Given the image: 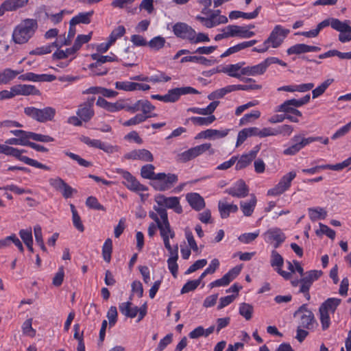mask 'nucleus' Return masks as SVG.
Listing matches in <instances>:
<instances>
[{"label": "nucleus", "mask_w": 351, "mask_h": 351, "mask_svg": "<svg viewBox=\"0 0 351 351\" xmlns=\"http://www.w3.org/2000/svg\"><path fill=\"white\" fill-rule=\"evenodd\" d=\"M38 25L36 19H25L21 21L13 30L12 40L16 44H25L32 38L36 30Z\"/></svg>", "instance_id": "nucleus-1"}, {"label": "nucleus", "mask_w": 351, "mask_h": 351, "mask_svg": "<svg viewBox=\"0 0 351 351\" xmlns=\"http://www.w3.org/2000/svg\"><path fill=\"white\" fill-rule=\"evenodd\" d=\"M289 32V29L277 25L274 27L267 39L263 43V47H254L252 51L258 53H265L269 49L270 46L273 48H278L282 45Z\"/></svg>", "instance_id": "nucleus-2"}, {"label": "nucleus", "mask_w": 351, "mask_h": 351, "mask_svg": "<svg viewBox=\"0 0 351 351\" xmlns=\"http://www.w3.org/2000/svg\"><path fill=\"white\" fill-rule=\"evenodd\" d=\"M24 113L29 117L40 123L51 121L56 115V110L53 107L47 106L42 109L35 107H26Z\"/></svg>", "instance_id": "nucleus-3"}, {"label": "nucleus", "mask_w": 351, "mask_h": 351, "mask_svg": "<svg viewBox=\"0 0 351 351\" xmlns=\"http://www.w3.org/2000/svg\"><path fill=\"white\" fill-rule=\"evenodd\" d=\"M154 208L158 212L161 219V221L158 223L157 227L162 240L173 239L175 237V232L171 228L166 208L157 206H154Z\"/></svg>", "instance_id": "nucleus-4"}, {"label": "nucleus", "mask_w": 351, "mask_h": 351, "mask_svg": "<svg viewBox=\"0 0 351 351\" xmlns=\"http://www.w3.org/2000/svg\"><path fill=\"white\" fill-rule=\"evenodd\" d=\"M294 317H299V326L303 328L313 329L316 323L314 314L307 307V304H302L295 313Z\"/></svg>", "instance_id": "nucleus-5"}, {"label": "nucleus", "mask_w": 351, "mask_h": 351, "mask_svg": "<svg viewBox=\"0 0 351 351\" xmlns=\"http://www.w3.org/2000/svg\"><path fill=\"white\" fill-rule=\"evenodd\" d=\"M178 180V176L176 174L159 173L156 174V180L152 185L156 191H165L173 187Z\"/></svg>", "instance_id": "nucleus-6"}, {"label": "nucleus", "mask_w": 351, "mask_h": 351, "mask_svg": "<svg viewBox=\"0 0 351 351\" xmlns=\"http://www.w3.org/2000/svg\"><path fill=\"white\" fill-rule=\"evenodd\" d=\"M296 177L295 171H290L282 177L280 182L273 189L268 191V195H278L286 191L291 186L292 180Z\"/></svg>", "instance_id": "nucleus-7"}, {"label": "nucleus", "mask_w": 351, "mask_h": 351, "mask_svg": "<svg viewBox=\"0 0 351 351\" xmlns=\"http://www.w3.org/2000/svg\"><path fill=\"white\" fill-rule=\"evenodd\" d=\"M117 172L121 175L125 181L123 184L130 190L133 191H146L147 187L141 184L129 171L118 169Z\"/></svg>", "instance_id": "nucleus-8"}, {"label": "nucleus", "mask_w": 351, "mask_h": 351, "mask_svg": "<svg viewBox=\"0 0 351 351\" xmlns=\"http://www.w3.org/2000/svg\"><path fill=\"white\" fill-rule=\"evenodd\" d=\"M155 200L160 208H167L173 209L176 213L180 214L182 213V208L180 204L179 198L178 197H167L163 195H158L156 197Z\"/></svg>", "instance_id": "nucleus-9"}, {"label": "nucleus", "mask_w": 351, "mask_h": 351, "mask_svg": "<svg viewBox=\"0 0 351 351\" xmlns=\"http://www.w3.org/2000/svg\"><path fill=\"white\" fill-rule=\"evenodd\" d=\"M95 97L88 98L87 100L78 106L77 115L84 122L89 121L95 114L93 105Z\"/></svg>", "instance_id": "nucleus-10"}, {"label": "nucleus", "mask_w": 351, "mask_h": 351, "mask_svg": "<svg viewBox=\"0 0 351 351\" xmlns=\"http://www.w3.org/2000/svg\"><path fill=\"white\" fill-rule=\"evenodd\" d=\"M80 141L90 147L100 149L108 154H112L117 152L119 149L117 146H113L112 145L103 143L98 139H91L86 136H82L80 137Z\"/></svg>", "instance_id": "nucleus-11"}, {"label": "nucleus", "mask_w": 351, "mask_h": 351, "mask_svg": "<svg viewBox=\"0 0 351 351\" xmlns=\"http://www.w3.org/2000/svg\"><path fill=\"white\" fill-rule=\"evenodd\" d=\"M265 241L267 243L274 242V247H278L286 239L285 234L278 228L269 229L263 234Z\"/></svg>", "instance_id": "nucleus-12"}, {"label": "nucleus", "mask_w": 351, "mask_h": 351, "mask_svg": "<svg viewBox=\"0 0 351 351\" xmlns=\"http://www.w3.org/2000/svg\"><path fill=\"white\" fill-rule=\"evenodd\" d=\"M254 27V25L244 27L235 25H230L226 26V30L228 31L229 37L239 36L241 38H249L255 35L254 32L249 30V29Z\"/></svg>", "instance_id": "nucleus-13"}, {"label": "nucleus", "mask_w": 351, "mask_h": 351, "mask_svg": "<svg viewBox=\"0 0 351 351\" xmlns=\"http://www.w3.org/2000/svg\"><path fill=\"white\" fill-rule=\"evenodd\" d=\"M173 32L177 37L189 41L193 39L195 34V30L191 26L182 22H178L173 26Z\"/></svg>", "instance_id": "nucleus-14"}, {"label": "nucleus", "mask_w": 351, "mask_h": 351, "mask_svg": "<svg viewBox=\"0 0 351 351\" xmlns=\"http://www.w3.org/2000/svg\"><path fill=\"white\" fill-rule=\"evenodd\" d=\"M241 267L236 266L226 273L221 278L210 283L209 287L213 289L217 287L228 285L240 274Z\"/></svg>", "instance_id": "nucleus-15"}, {"label": "nucleus", "mask_w": 351, "mask_h": 351, "mask_svg": "<svg viewBox=\"0 0 351 351\" xmlns=\"http://www.w3.org/2000/svg\"><path fill=\"white\" fill-rule=\"evenodd\" d=\"M270 264L272 267L275 268L276 272L282 276L285 280L291 278V273L283 271L282 267L284 264L283 257L276 250H272L271 254Z\"/></svg>", "instance_id": "nucleus-16"}, {"label": "nucleus", "mask_w": 351, "mask_h": 351, "mask_svg": "<svg viewBox=\"0 0 351 351\" xmlns=\"http://www.w3.org/2000/svg\"><path fill=\"white\" fill-rule=\"evenodd\" d=\"M29 3V0H5L0 5V16L5 12H14Z\"/></svg>", "instance_id": "nucleus-17"}, {"label": "nucleus", "mask_w": 351, "mask_h": 351, "mask_svg": "<svg viewBox=\"0 0 351 351\" xmlns=\"http://www.w3.org/2000/svg\"><path fill=\"white\" fill-rule=\"evenodd\" d=\"M225 193L232 197L243 198L248 195L249 189L243 180H239L232 186L226 189Z\"/></svg>", "instance_id": "nucleus-18"}, {"label": "nucleus", "mask_w": 351, "mask_h": 351, "mask_svg": "<svg viewBox=\"0 0 351 351\" xmlns=\"http://www.w3.org/2000/svg\"><path fill=\"white\" fill-rule=\"evenodd\" d=\"M124 158L128 160H139L144 162H152L154 156L147 149H134L125 154Z\"/></svg>", "instance_id": "nucleus-19"}, {"label": "nucleus", "mask_w": 351, "mask_h": 351, "mask_svg": "<svg viewBox=\"0 0 351 351\" xmlns=\"http://www.w3.org/2000/svg\"><path fill=\"white\" fill-rule=\"evenodd\" d=\"M19 79L22 81L29 82H52L56 80V76L49 74H36L34 73L29 72L22 74L19 77Z\"/></svg>", "instance_id": "nucleus-20"}, {"label": "nucleus", "mask_w": 351, "mask_h": 351, "mask_svg": "<svg viewBox=\"0 0 351 351\" xmlns=\"http://www.w3.org/2000/svg\"><path fill=\"white\" fill-rule=\"evenodd\" d=\"M295 99H291L285 101L282 104L278 106L276 108V112H285V113H292L293 114L302 117V112L297 110L296 108H299L298 105L295 104Z\"/></svg>", "instance_id": "nucleus-21"}, {"label": "nucleus", "mask_w": 351, "mask_h": 351, "mask_svg": "<svg viewBox=\"0 0 351 351\" xmlns=\"http://www.w3.org/2000/svg\"><path fill=\"white\" fill-rule=\"evenodd\" d=\"M321 48L317 46H311L303 43L296 44L289 47L287 52L288 55L291 54H302L308 52H317L319 51Z\"/></svg>", "instance_id": "nucleus-22"}, {"label": "nucleus", "mask_w": 351, "mask_h": 351, "mask_svg": "<svg viewBox=\"0 0 351 351\" xmlns=\"http://www.w3.org/2000/svg\"><path fill=\"white\" fill-rule=\"evenodd\" d=\"M16 95H40V91L34 85L17 84L14 85Z\"/></svg>", "instance_id": "nucleus-23"}, {"label": "nucleus", "mask_w": 351, "mask_h": 351, "mask_svg": "<svg viewBox=\"0 0 351 351\" xmlns=\"http://www.w3.org/2000/svg\"><path fill=\"white\" fill-rule=\"evenodd\" d=\"M186 198L189 205L196 210H200L205 207L204 198L197 193H188Z\"/></svg>", "instance_id": "nucleus-24"}, {"label": "nucleus", "mask_w": 351, "mask_h": 351, "mask_svg": "<svg viewBox=\"0 0 351 351\" xmlns=\"http://www.w3.org/2000/svg\"><path fill=\"white\" fill-rule=\"evenodd\" d=\"M218 209L221 217L222 219H226L230 216L231 213H237L239 208L236 204H228L223 201H219L218 203Z\"/></svg>", "instance_id": "nucleus-25"}, {"label": "nucleus", "mask_w": 351, "mask_h": 351, "mask_svg": "<svg viewBox=\"0 0 351 351\" xmlns=\"http://www.w3.org/2000/svg\"><path fill=\"white\" fill-rule=\"evenodd\" d=\"M120 312L127 317L134 318L138 313V307L133 306L131 302H122L119 304Z\"/></svg>", "instance_id": "nucleus-26"}, {"label": "nucleus", "mask_w": 351, "mask_h": 351, "mask_svg": "<svg viewBox=\"0 0 351 351\" xmlns=\"http://www.w3.org/2000/svg\"><path fill=\"white\" fill-rule=\"evenodd\" d=\"M18 151H19V157H15L16 158L19 159V160L23 162L24 163L28 165H30V166H32V167H36V168H38V169H44V170H47V171H49L50 170V167L44 165V164H42L39 162H38L37 160H34V159H32L27 156H22V154L23 153H26L27 151L25 150V149H18Z\"/></svg>", "instance_id": "nucleus-27"}, {"label": "nucleus", "mask_w": 351, "mask_h": 351, "mask_svg": "<svg viewBox=\"0 0 351 351\" xmlns=\"http://www.w3.org/2000/svg\"><path fill=\"white\" fill-rule=\"evenodd\" d=\"M256 204V198L254 195H251L249 201H241L240 202L241 210L243 215L250 217L252 215Z\"/></svg>", "instance_id": "nucleus-28"}, {"label": "nucleus", "mask_w": 351, "mask_h": 351, "mask_svg": "<svg viewBox=\"0 0 351 351\" xmlns=\"http://www.w3.org/2000/svg\"><path fill=\"white\" fill-rule=\"evenodd\" d=\"M257 152L258 151H251L249 154L242 155L236 164V169L241 170L248 166L256 158Z\"/></svg>", "instance_id": "nucleus-29"}, {"label": "nucleus", "mask_w": 351, "mask_h": 351, "mask_svg": "<svg viewBox=\"0 0 351 351\" xmlns=\"http://www.w3.org/2000/svg\"><path fill=\"white\" fill-rule=\"evenodd\" d=\"M219 101H212L206 108H189L187 111L191 112L193 113L202 114V115H210L218 106Z\"/></svg>", "instance_id": "nucleus-30"}, {"label": "nucleus", "mask_w": 351, "mask_h": 351, "mask_svg": "<svg viewBox=\"0 0 351 351\" xmlns=\"http://www.w3.org/2000/svg\"><path fill=\"white\" fill-rule=\"evenodd\" d=\"M261 9V6L260 5L258 8H256L254 12H250V13L243 12L241 11H237V10L232 11L229 14V18L230 19H237L240 17H242V18L246 19H255L258 15V13H259V11Z\"/></svg>", "instance_id": "nucleus-31"}, {"label": "nucleus", "mask_w": 351, "mask_h": 351, "mask_svg": "<svg viewBox=\"0 0 351 351\" xmlns=\"http://www.w3.org/2000/svg\"><path fill=\"white\" fill-rule=\"evenodd\" d=\"M93 10L87 12H80L75 16L73 17L71 21L72 25H77L80 23L82 24H89L90 23V19L93 15Z\"/></svg>", "instance_id": "nucleus-32"}, {"label": "nucleus", "mask_w": 351, "mask_h": 351, "mask_svg": "<svg viewBox=\"0 0 351 351\" xmlns=\"http://www.w3.org/2000/svg\"><path fill=\"white\" fill-rule=\"evenodd\" d=\"M191 150L193 152L194 158L207 151L209 152V155H213L215 153V150L212 148L211 144L208 143L191 147Z\"/></svg>", "instance_id": "nucleus-33"}, {"label": "nucleus", "mask_w": 351, "mask_h": 351, "mask_svg": "<svg viewBox=\"0 0 351 351\" xmlns=\"http://www.w3.org/2000/svg\"><path fill=\"white\" fill-rule=\"evenodd\" d=\"M19 71L12 70L11 69H5L0 72V84H7L14 80Z\"/></svg>", "instance_id": "nucleus-34"}, {"label": "nucleus", "mask_w": 351, "mask_h": 351, "mask_svg": "<svg viewBox=\"0 0 351 351\" xmlns=\"http://www.w3.org/2000/svg\"><path fill=\"white\" fill-rule=\"evenodd\" d=\"M232 91H235L234 85H228L222 88L218 89L215 91L212 92L210 94L208 95V99L209 100H215L216 99L222 98L226 94L231 93Z\"/></svg>", "instance_id": "nucleus-35"}, {"label": "nucleus", "mask_w": 351, "mask_h": 351, "mask_svg": "<svg viewBox=\"0 0 351 351\" xmlns=\"http://www.w3.org/2000/svg\"><path fill=\"white\" fill-rule=\"evenodd\" d=\"M350 21H341L337 19H332V28L340 33L351 32V26Z\"/></svg>", "instance_id": "nucleus-36"}, {"label": "nucleus", "mask_w": 351, "mask_h": 351, "mask_svg": "<svg viewBox=\"0 0 351 351\" xmlns=\"http://www.w3.org/2000/svg\"><path fill=\"white\" fill-rule=\"evenodd\" d=\"M91 58L93 60H95V62L92 63V66H101L102 64L106 63L107 62H114L117 61V58L116 56L112 55L110 56H102L99 55L98 53H93L91 55Z\"/></svg>", "instance_id": "nucleus-37"}, {"label": "nucleus", "mask_w": 351, "mask_h": 351, "mask_svg": "<svg viewBox=\"0 0 351 351\" xmlns=\"http://www.w3.org/2000/svg\"><path fill=\"white\" fill-rule=\"evenodd\" d=\"M340 303V299L335 298H328L320 306L319 309L326 311L327 313H328V311L333 313Z\"/></svg>", "instance_id": "nucleus-38"}, {"label": "nucleus", "mask_w": 351, "mask_h": 351, "mask_svg": "<svg viewBox=\"0 0 351 351\" xmlns=\"http://www.w3.org/2000/svg\"><path fill=\"white\" fill-rule=\"evenodd\" d=\"M180 62L182 63L186 62H195L198 63L202 65L206 66H210L213 64V62L210 60L207 59L204 56H185L183 57Z\"/></svg>", "instance_id": "nucleus-39"}, {"label": "nucleus", "mask_w": 351, "mask_h": 351, "mask_svg": "<svg viewBox=\"0 0 351 351\" xmlns=\"http://www.w3.org/2000/svg\"><path fill=\"white\" fill-rule=\"evenodd\" d=\"M241 80H243L245 82L249 83V84H237L234 85L235 91L236 90H258L262 88L261 85L256 84L255 80L252 78H242Z\"/></svg>", "instance_id": "nucleus-40"}, {"label": "nucleus", "mask_w": 351, "mask_h": 351, "mask_svg": "<svg viewBox=\"0 0 351 351\" xmlns=\"http://www.w3.org/2000/svg\"><path fill=\"white\" fill-rule=\"evenodd\" d=\"M157 117L156 114H154V115H143L141 114H137L134 117L130 119L129 120L123 122L122 125L125 127L134 125L139 124L142 122L146 121L148 118L156 117Z\"/></svg>", "instance_id": "nucleus-41"}, {"label": "nucleus", "mask_w": 351, "mask_h": 351, "mask_svg": "<svg viewBox=\"0 0 351 351\" xmlns=\"http://www.w3.org/2000/svg\"><path fill=\"white\" fill-rule=\"evenodd\" d=\"M222 72L227 73L229 76L241 78V64H229L226 67H223L221 70Z\"/></svg>", "instance_id": "nucleus-42"}, {"label": "nucleus", "mask_w": 351, "mask_h": 351, "mask_svg": "<svg viewBox=\"0 0 351 351\" xmlns=\"http://www.w3.org/2000/svg\"><path fill=\"white\" fill-rule=\"evenodd\" d=\"M299 137L298 136H294L291 141L293 142V144L284 149L283 154L287 156H293L295 155L298 152H299L302 147L299 143Z\"/></svg>", "instance_id": "nucleus-43"}, {"label": "nucleus", "mask_w": 351, "mask_h": 351, "mask_svg": "<svg viewBox=\"0 0 351 351\" xmlns=\"http://www.w3.org/2000/svg\"><path fill=\"white\" fill-rule=\"evenodd\" d=\"M155 167L153 165L148 164L143 166L141 169V175L143 178L156 180V174L154 173Z\"/></svg>", "instance_id": "nucleus-44"}, {"label": "nucleus", "mask_w": 351, "mask_h": 351, "mask_svg": "<svg viewBox=\"0 0 351 351\" xmlns=\"http://www.w3.org/2000/svg\"><path fill=\"white\" fill-rule=\"evenodd\" d=\"M112 252V241L111 239H107L102 247V256L104 260L110 263L111 260V254Z\"/></svg>", "instance_id": "nucleus-45"}, {"label": "nucleus", "mask_w": 351, "mask_h": 351, "mask_svg": "<svg viewBox=\"0 0 351 351\" xmlns=\"http://www.w3.org/2000/svg\"><path fill=\"white\" fill-rule=\"evenodd\" d=\"M216 118L214 115H209L207 117H192L190 120L196 125H208L215 121Z\"/></svg>", "instance_id": "nucleus-46"}, {"label": "nucleus", "mask_w": 351, "mask_h": 351, "mask_svg": "<svg viewBox=\"0 0 351 351\" xmlns=\"http://www.w3.org/2000/svg\"><path fill=\"white\" fill-rule=\"evenodd\" d=\"M333 82V79H328L322 82L319 86L313 90L312 97L313 99L317 98L322 95L328 87Z\"/></svg>", "instance_id": "nucleus-47"}, {"label": "nucleus", "mask_w": 351, "mask_h": 351, "mask_svg": "<svg viewBox=\"0 0 351 351\" xmlns=\"http://www.w3.org/2000/svg\"><path fill=\"white\" fill-rule=\"evenodd\" d=\"M165 43H166V40L164 37L158 36L154 37L152 39H151L147 43V45L152 49L158 51L164 47Z\"/></svg>", "instance_id": "nucleus-48"}, {"label": "nucleus", "mask_w": 351, "mask_h": 351, "mask_svg": "<svg viewBox=\"0 0 351 351\" xmlns=\"http://www.w3.org/2000/svg\"><path fill=\"white\" fill-rule=\"evenodd\" d=\"M309 217L312 221H316L319 219H324L326 217V212L322 208H308Z\"/></svg>", "instance_id": "nucleus-49"}, {"label": "nucleus", "mask_w": 351, "mask_h": 351, "mask_svg": "<svg viewBox=\"0 0 351 351\" xmlns=\"http://www.w3.org/2000/svg\"><path fill=\"white\" fill-rule=\"evenodd\" d=\"M140 106V110L143 112L141 114L143 115H154V113H152L155 109V106L151 104L148 100H138Z\"/></svg>", "instance_id": "nucleus-50"}, {"label": "nucleus", "mask_w": 351, "mask_h": 351, "mask_svg": "<svg viewBox=\"0 0 351 351\" xmlns=\"http://www.w3.org/2000/svg\"><path fill=\"white\" fill-rule=\"evenodd\" d=\"M254 308L252 305L247 303H242L239 306V313L244 317L246 320H250L252 317Z\"/></svg>", "instance_id": "nucleus-51"}, {"label": "nucleus", "mask_w": 351, "mask_h": 351, "mask_svg": "<svg viewBox=\"0 0 351 351\" xmlns=\"http://www.w3.org/2000/svg\"><path fill=\"white\" fill-rule=\"evenodd\" d=\"M321 270H311L306 273L305 276L302 278V281H306L311 285L315 280H317L322 275Z\"/></svg>", "instance_id": "nucleus-52"}, {"label": "nucleus", "mask_w": 351, "mask_h": 351, "mask_svg": "<svg viewBox=\"0 0 351 351\" xmlns=\"http://www.w3.org/2000/svg\"><path fill=\"white\" fill-rule=\"evenodd\" d=\"M125 33V29L123 25H119L115 29L112 30L110 36L108 38V42L112 45L115 43V41L122 37Z\"/></svg>", "instance_id": "nucleus-53"}, {"label": "nucleus", "mask_w": 351, "mask_h": 351, "mask_svg": "<svg viewBox=\"0 0 351 351\" xmlns=\"http://www.w3.org/2000/svg\"><path fill=\"white\" fill-rule=\"evenodd\" d=\"M230 132V129L218 130L214 129H208V139L221 138L226 136Z\"/></svg>", "instance_id": "nucleus-54"}, {"label": "nucleus", "mask_w": 351, "mask_h": 351, "mask_svg": "<svg viewBox=\"0 0 351 351\" xmlns=\"http://www.w3.org/2000/svg\"><path fill=\"white\" fill-rule=\"evenodd\" d=\"M0 154H3L7 156H12L13 157L20 156L17 148L10 147L5 144H0Z\"/></svg>", "instance_id": "nucleus-55"}, {"label": "nucleus", "mask_w": 351, "mask_h": 351, "mask_svg": "<svg viewBox=\"0 0 351 351\" xmlns=\"http://www.w3.org/2000/svg\"><path fill=\"white\" fill-rule=\"evenodd\" d=\"M259 230L254 232L244 233L241 234L238 239L243 243H250L254 241L259 235Z\"/></svg>", "instance_id": "nucleus-56"}, {"label": "nucleus", "mask_w": 351, "mask_h": 351, "mask_svg": "<svg viewBox=\"0 0 351 351\" xmlns=\"http://www.w3.org/2000/svg\"><path fill=\"white\" fill-rule=\"evenodd\" d=\"M64 154L73 160H75L80 166L88 167L92 165L91 162L81 158L79 155L70 152H65Z\"/></svg>", "instance_id": "nucleus-57"}, {"label": "nucleus", "mask_w": 351, "mask_h": 351, "mask_svg": "<svg viewBox=\"0 0 351 351\" xmlns=\"http://www.w3.org/2000/svg\"><path fill=\"white\" fill-rule=\"evenodd\" d=\"M64 154L73 160H75L80 166L88 167L92 165L91 162L81 158L79 155L70 152H65Z\"/></svg>", "instance_id": "nucleus-58"}, {"label": "nucleus", "mask_w": 351, "mask_h": 351, "mask_svg": "<svg viewBox=\"0 0 351 351\" xmlns=\"http://www.w3.org/2000/svg\"><path fill=\"white\" fill-rule=\"evenodd\" d=\"M268 67L266 59L258 64L252 66V75H258L263 74Z\"/></svg>", "instance_id": "nucleus-59"}, {"label": "nucleus", "mask_w": 351, "mask_h": 351, "mask_svg": "<svg viewBox=\"0 0 351 351\" xmlns=\"http://www.w3.org/2000/svg\"><path fill=\"white\" fill-rule=\"evenodd\" d=\"M115 88L119 90H123L125 91H134V82H116Z\"/></svg>", "instance_id": "nucleus-60"}, {"label": "nucleus", "mask_w": 351, "mask_h": 351, "mask_svg": "<svg viewBox=\"0 0 351 351\" xmlns=\"http://www.w3.org/2000/svg\"><path fill=\"white\" fill-rule=\"evenodd\" d=\"M86 204L90 208L97 210H104V207L100 204L95 197L90 196L86 199Z\"/></svg>", "instance_id": "nucleus-61"}, {"label": "nucleus", "mask_w": 351, "mask_h": 351, "mask_svg": "<svg viewBox=\"0 0 351 351\" xmlns=\"http://www.w3.org/2000/svg\"><path fill=\"white\" fill-rule=\"evenodd\" d=\"M32 319H28L23 324L22 329L25 335L29 337H34L36 335V330L32 328Z\"/></svg>", "instance_id": "nucleus-62"}, {"label": "nucleus", "mask_w": 351, "mask_h": 351, "mask_svg": "<svg viewBox=\"0 0 351 351\" xmlns=\"http://www.w3.org/2000/svg\"><path fill=\"white\" fill-rule=\"evenodd\" d=\"M320 314V322L322 324V330H325L328 329L330 324V319L328 313L323 310L319 309Z\"/></svg>", "instance_id": "nucleus-63"}, {"label": "nucleus", "mask_w": 351, "mask_h": 351, "mask_svg": "<svg viewBox=\"0 0 351 351\" xmlns=\"http://www.w3.org/2000/svg\"><path fill=\"white\" fill-rule=\"evenodd\" d=\"M49 183L56 191H62V187L65 185V182L60 177L50 178Z\"/></svg>", "instance_id": "nucleus-64"}]
</instances>
